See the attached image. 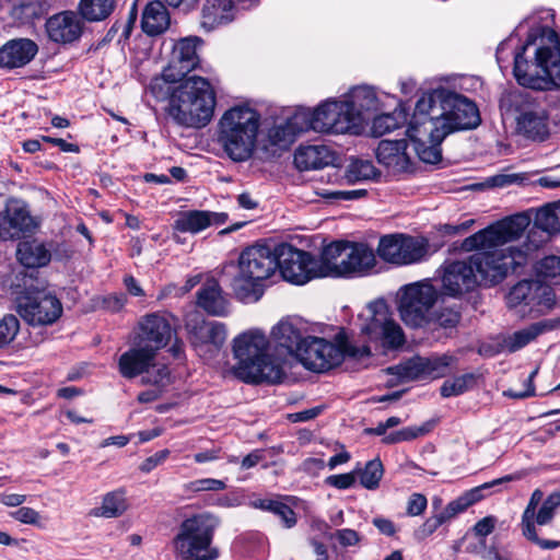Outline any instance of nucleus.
<instances>
[{"label": "nucleus", "instance_id": "2f4dec72", "mask_svg": "<svg viewBox=\"0 0 560 560\" xmlns=\"http://www.w3.org/2000/svg\"><path fill=\"white\" fill-rule=\"evenodd\" d=\"M525 470L516 471L514 474L506 475L504 477L494 479L489 482H485L481 486L475 487L470 489L469 491L465 492L463 495L457 498L456 500L450 502L445 508L444 511L446 514L453 518L458 513L465 511L470 505L475 504L476 502L480 501L483 498V491L493 488L494 486H499L505 482L516 481L521 480L526 476Z\"/></svg>", "mask_w": 560, "mask_h": 560}, {"label": "nucleus", "instance_id": "09e8293b", "mask_svg": "<svg viewBox=\"0 0 560 560\" xmlns=\"http://www.w3.org/2000/svg\"><path fill=\"white\" fill-rule=\"evenodd\" d=\"M380 175L378 170L371 161L352 160L345 173V177L349 183H358L362 180L374 179Z\"/></svg>", "mask_w": 560, "mask_h": 560}, {"label": "nucleus", "instance_id": "69168bd1", "mask_svg": "<svg viewBox=\"0 0 560 560\" xmlns=\"http://www.w3.org/2000/svg\"><path fill=\"white\" fill-rule=\"evenodd\" d=\"M19 230L13 224L10 215L4 210L0 213V238L3 241L16 238L20 236Z\"/></svg>", "mask_w": 560, "mask_h": 560}, {"label": "nucleus", "instance_id": "393cba45", "mask_svg": "<svg viewBox=\"0 0 560 560\" xmlns=\"http://www.w3.org/2000/svg\"><path fill=\"white\" fill-rule=\"evenodd\" d=\"M141 342L145 347L154 349V352L167 345L173 329L170 316L165 314L153 313L144 316L139 323Z\"/></svg>", "mask_w": 560, "mask_h": 560}, {"label": "nucleus", "instance_id": "9d476101", "mask_svg": "<svg viewBox=\"0 0 560 560\" xmlns=\"http://www.w3.org/2000/svg\"><path fill=\"white\" fill-rule=\"evenodd\" d=\"M560 508V492L555 491L544 500V492L540 489L534 490L529 501L522 514L521 530L522 535L529 541L536 544L541 549H555L560 546V541L550 539H540L537 535L536 526L549 525L557 510Z\"/></svg>", "mask_w": 560, "mask_h": 560}, {"label": "nucleus", "instance_id": "4be33fe9", "mask_svg": "<svg viewBox=\"0 0 560 560\" xmlns=\"http://www.w3.org/2000/svg\"><path fill=\"white\" fill-rule=\"evenodd\" d=\"M523 97L525 103L516 118L517 131L528 139L544 141L550 133L549 115L545 106L535 102L528 93Z\"/></svg>", "mask_w": 560, "mask_h": 560}, {"label": "nucleus", "instance_id": "0e129e2a", "mask_svg": "<svg viewBox=\"0 0 560 560\" xmlns=\"http://www.w3.org/2000/svg\"><path fill=\"white\" fill-rule=\"evenodd\" d=\"M10 516L15 521L27 525H39L40 514L28 506H21L16 511L10 513Z\"/></svg>", "mask_w": 560, "mask_h": 560}, {"label": "nucleus", "instance_id": "864d4df0", "mask_svg": "<svg viewBox=\"0 0 560 560\" xmlns=\"http://www.w3.org/2000/svg\"><path fill=\"white\" fill-rule=\"evenodd\" d=\"M7 213L20 233L30 232L34 228V220L27 209L19 201H11L7 205Z\"/></svg>", "mask_w": 560, "mask_h": 560}, {"label": "nucleus", "instance_id": "6e6552de", "mask_svg": "<svg viewBox=\"0 0 560 560\" xmlns=\"http://www.w3.org/2000/svg\"><path fill=\"white\" fill-rule=\"evenodd\" d=\"M277 270V247L255 244L245 248L238 258V273L231 287L241 301H257L258 287Z\"/></svg>", "mask_w": 560, "mask_h": 560}, {"label": "nucleus", "instance_id": "bb28decb", "mask_svg": "<svg viewBox=\"0 0 560 560\" xmlns=\"http://www.w3.org/2000/svg\"><path fill=\"white\" fill-rule=\"evenodd\" d=\"M271 336L279 347L287 349L289 353L295 354V357L310 337L305 324L298 318L280 320L272 328Z\"/></svg>", "mask_w": 560, "mask_h": 560}, {"label": "nucleus", "instance_id": "2eb2a0df", "mask_svg": "<svg viewBox=\"0 0 560 560\" xmlns=\"http://www.w3.org/2000/svg\"><path fill=\"white\" fill-rule=\"evenodd\" d=\"M16 312L32 326L52 325L62 315L59 299L44 291L27 292L16 300Z\"/></svg>", "mask_w": 560, "mask_h": 560}, {"label": "nucleus", "instance_id": "7ed1b4c3", "mask_svg": "<svg viewBox=\"0 0 560 560\" xmlns=\"http://www.w3.org/2000/svg\"><path fill=\"white\" fill-rule=\"evenodd\" d=\"M152 94L167 100L166 113L179 126L201 128L212 118L217 97L210 81L200 75H189L179 82L152 80Z\"/></svg>", "mask_w": 560, "mask_h": 560}, {"label": "nucleus", "instance_id": "13d9d810", "mask_svg": "<svg viewBox=\"0 0 560 560\" xmlns=\"http://www.w3.org/2000/svg\"><path fill=\"white\" fill-rule=\"evenodd\" d=\"M430 325H438L442 328H454L460 320V313L455 307H440L431 313Z\"/></svg>", "mask_w": 560, "mask_h": 560}, {"label": "nucleus", "instance_id": "c756f323", "mask_svg": "<svg viewBox=\"0 0 560 560\" xmlns=\"http://www.w3.org/2000/svg\"><path fill=\"white\" fill-rule=\"evenodd\" d=\"M156 353L154 349L138 345L119 358V372L124 377L133 378L140 374H149L150 368H154Z\"/></svg>", "mask_w": 560, "mask_h": 560}, {"label": "nucleus", "instance_id": "bf43d9fd", "mask_svg": "<svg viewBox=\"0 0 560 560\" xmlns=\"http://www.w3.org/2000/svg\"><path fill=\"white\" fill-rule=\"evenodd\" d=\"M20 329L16 316L7 314L0 319V348L11 343Z\"/></svg>", "mask_w": 560, "mask_h": 560}, {"label": "nucleus", "instance_id": "b1692460", "mask_svg": "<svg viewBox=\"0 0 560 560\" xmlns=\"http://www.w3.org/2000/svg\"><path fill=\"white\" fill-rule=\"evenodd\" d=\"M46 32L55 43L69 44L79 39L83 32L82 18L73 11H62L46 21Z\"/></svg>", "mask_w": 560, "mask_h": 560}, {"label": "nucleus", "instance_id": "f3484780", "mask_svg": "<svg viewBox=\"0 0 560 560\" xmlns=\"http://www.w3.org/2000/svg\"><path fill=\"white\" fill-rule=\"evenodd\" d=\"M427 253L428 244L424 240L405 234L385 235L377 246V255L383 260L398 266L419 262Z\"/></svg>", "mask_w": 560, "mask_h": 560}, {"label": "nucleus", "instance_id": "a211bd4d", "mask_svg": "<svg viewBox=\"0 0 560 560\" xmlns=\"http://www.w3.org/2000/svg\"><path fill=\"white\" fill-rule=\"evenodd\" d=\"M201 43L198 37H185L179 39L174 45L170 61L163 68L161 75L153 80L176 83L189 77L188 73L195 70L200 63L198 49Z\"/></svg>", "mask_w": 560, "mask_h": 560}, {"label": "nucleus", "instance_id": "f704fd0d", "mask_svg": "<svg viewBox=\"0 0 560 560\" xmlns=\"http://www.w3.org/2000/svg\"><path fill=\"white\" fill-rule=\"evenodd\" d=\"M525 470L516 471L514 474L506 475L504 477L494 479L489 482H485L481 486L475 487L470 489L469 491L465 492L463 495L457 498L456 500L450 502L445 508L444 511L446 514L453 518L458 513L465 511L470 505L475 504L476 502L480 501L483 498V491L493 488L494 486H499L505 482L516 481L521 480L526 476Z\"/></svg>", "mask_w": 560, "mask_h": 560}, {"label": "nucleus", "instance_id": "603ef678", "mask_svg": "<svg viewBox=\"0 0 560 560\" xmlns=\"http://www.w3.org/2000/svg\"><path fill=\"white\" fill-rule=\"evenodd\" d=\"M314 121L315 110L306 107H300L284 122L292 131H294V135L298 136L299 133L314 130Z\"/></svg>", "mask_w": 560, "mask_h": 560}, {"label": "nucleus", "instance_id": "79ce46f5", "mask_svg": "<svg viewBox=\"0 0 560 560\" xmlns=\"http://www.w3.org/2000/svg\"><path fill=\"white\" fill-rule=\"evenodd\" d=\"M343 101L348 105V109L351 110L355 125H358L363 112L377 108L375 91L370 86H357L352 89Z\"/></svg>", "mask_w": 560, "mask_h": 560}, {"label": "nucleus", "instance_id": "412c9836", "mask_svg": "<svg viewBox=\"0 0 560 560\" xmlns=\"http://www.w3.org/2000/svg\"><path fill=\"white\" fill-rule=\"evenodd\" d=\"M441 280L444 293L453 298L471 292L480 284L471 256L445 264Z\"/></svg>", "mask_w": 560, "mask_h": 560}, {"label": "nucleus", "instance_id": "de8ad7c7", "mask_svg": "<svg viewBox=\"0 0 560 560\" xmlns=\"http://www.w3.org/2000/svg\"><path fill=\"white\" fill-rule=\"evenodd\" d=\"M535 271L537 276L536 281L542 284H560V257L547 256L540 259L536 266Z\"/></svg>", "mask_w": 560, "mask_h": 560}, {"label": "nucleus", "instance_id": "72a5a7b5", "mask_svg": "<svg viewBox=\"0 0 560 560\" xmlns=\"http://www.w3.org/2000/svg\"><path fill=\"white\" fill-rule=\"evenodd\" d=\"M525 470L516 471L514 474L506 475L504 477L494 479L489 482H485L481 486L475 487L470 489L469 491L465 492L463 495L457 498L456 500L450 502L445 508L444 511L446 514L453 518L458 513L465 511L470 505L475 504L476 502L480 501L483 498V491L493 488L494 486H499L505 482L516 481L521 480L526 476Z\"/></svg>", "mask_w": 560, "mask_h": 560}, {"label": "nucleus", "instance_id": "f257e3e1", "mask_svg": "<svg viewBox=\"0 0 560 560\" xmlns=\"http://www.w3.org/2000/svg\"><path fill=\"white\" fill-rule=\"evenodd\" d=\"M525 214H516L466 237L462 243L465 252L479 250L471 255L479 283L493 285L501 282L510 271L526 261V255L515 247L500 248L509 242L520 238L529 225Z\"/></svg>", "mask_w": 560, "mask_h": 560}, {"label": "nucleus", "instance_id": "a19ab883", "mask_svg": "<svg viewBox=\"0 0 560 560\" xmlns=\"http://www.w3.org/2000/svg\"><path fill=\"white\" fill-rule=\"evenodd\" d=\"M129 509L126 492L122 489L107 492L103 495L101 505L91 510L94 517L118 518Z\"/></svg>", "mask_w": 560, "mask_h": 560}, {"label": "nucleus", "instance_id": "c9c22d12", "mask_svg": "<svg viewBox=\"0 0 560 560\" xmlns=\"http://www.w3.org/2000/svg\"><path fill=\"white\" fill-rule=\"evenodd\" d=\"M332 151L326 145L300 147L294 154V164L301 171L318 170L331 164Z\"/></svg>", "mask_w": 560, "mask_h": 560}, {"label": "nucleus", "instance_id": "e433bc0d", "mask_svg": "<svg viewBox=\"0 0 560 560\" xmlns=\"http://www.w3.org/2000/svg\"><path fill=\"white\" fill-rule=\"evenodd\" d=\"M197 304L213 316H224L229 312L228 300L215 280L207 281L198 291Z\"/></svg>", "mask_w": 560, "mask_h": 560}, {"label": "nucleus", "instance_id": "473e14b6", "mask_svg": "<svg viewBox=\"0 0 560 560\" xmlns=\"http://www.w3.org/2000/svg\"><path fill=\"white\" fill-rule=\"evenodd\" d=\"M525 470L516 471L514 474L506 475L504 477L494 479L489 482H485L481 486L475 487L470 489L469 491L465 492L463 495L457 498L456 500L450 502L445 508L444 511L446 514L453 518L458 513L465 511L470 505L475 504L476 502L480 501L483 498V491L493 488L494 486H499L505 482L516 481L521 480L526 476Z\"/></svg>", "mask_w": 560, "mask_h": 560}, {"label": "nucleus", "instance_id": "dca6fc26", "mask_svg": "<svg viewBox=\"0 0 560 560\" xmlns=\"http://www.w3.org/2000/svg\"><path fill=\"white\" fill-rule=\"evenodd\" d=\"M316 266L312 254L288 244L277 246V269L285 281L302 285L319 278Z\"/></svg>", "mask_w": 560, "mask_h": 560}, {"label": "nucleus", "instance_id": "5701e85b", "mask_svg": "<svg viewBox=\"0 0 560 560\" xmlns=\"http://www.w3.org/2000/svg\"><path fill=\"white\" fill-rule=\"evenodd\" d=\"M406 139L382 140L376 148V159L393 175L413 172L415 163Z\"/></svg>", "mask_w": 560, "mask_h": 560}, {"label": "nucleus", "instance_id": "cd10ccee", "mask_svg": "<svg viewBox=\"0 0 560 560\" xmlns=\"http://www.w3.org/2000/svg\"><path fill=\"white\" fill-rule=\"evenodd\" d=\"M376 259L372 248L363 243L346 245V256L339 266V275H364L375 267Z\"/></svg>", "mask_w": 560, "mask_h": 560}, {"label": "nucleus", "instance_id": "a878e982", "mask_svg": "<svg viewBox=\"0 0 560 560\" xmlns=\"http://www.w3.org/2000/svg\"><path fill=\"white\" fill-rule=\"evenodd\" d=\"M5 11L11 25L33 26L48 12L46 0H5Z\"/></svg>", "mask_w": 560, "mask_h": 560}, {"label": "nucleus", "instance_id": "6e6d98bb", "mask_svg": "<svg viewBox=\"0 0 560 560\" xmlns=\"http://www.w3.org/2000/svg\"><path fill=\"white\" fill-rule=\"evenodd\" d=\"M475 382L472 374H465L453 380L445 381L441 386V395L443 397L458 396L465 393Z\"/></svg>", "mask_w": 560, "mask_h": 560}, {"label": "nucleus", "instance_id": "8fccbe9b", "mask_svg": "<svg viewBox=\"0 0 560 560\" xmlns=\"http://www.w3.org/2000/svg\"><path fill=\"white\" fill-rule=\"evenodd\" d=\"M534 226L548 234L560 232V215L555 203L547 205L536 212Z\"/></svg>", "mask_w": 560, "mask_h": 560}, {"label": "nucleus", "instance_id": "20e7f679", "mask_svg": "<svg viewBox=\"0 0 560 560\" xmlns=\"http://www.w3.org/2000/svg\"><path fill=\"white\" fill-rule=\"evenodd\" d=\"M269 340L266 334L253 328L240 334L233 340V353L237 363L232 373L246 383H277L282 378V369L268 353Z\"/></svg>", "mask_w": 560, "mask_h": 560}, {"label": "nucleus", "instance_id": "1a4fd4ad", "mask_svg": "<svg viewBox=\"0 0 560 560\" xmlns=\"http://www.w3.org/2000/svg\"><path fill=\"white\" fill-rule=\"evenodd\" d=\"M371 354L368 346H354L346 339L334 343L324 338L310 336L303 348L298 352V359L310 371L324 373L338 366L345 359L368 358Z\"/></svg>", "mask_w": 560, "mask_h": 560}, {"label": "nucleus", "instance_id": "0eeeda50", "mask_svg": "<svg viewBox=\"0 0 560 560\" xmlns=\"http://www.w3.org/2000/svg\"><path fill=\"white\" fill-rule=\"evenodd\" d=\"M259 114L247 106H235L220 119L219 141L233 161L250 158L259 128Z\"/></svg>", "mask_w": 560, "mask_h": 560}, {"label": "nucleus", "instance_id": "774afa93", "mask_svg": "<svg viewBox=\"0 0 560 560\" xmlns=\"http://www.w3.org/2000/svg\"><path fill=\"white\" fill-rule=\"evenodd\" d=\"M497 523H498V520L495 516H493V515L486 516L475 524L474 532H475L476 536L485 538L493 532Z\"/></svg>", "mask_w": 560, "mask_h": 560}, {"label": "nucleus", "instance_id": "f03ea898", "mask_svg": "<svg viewBox=\"0 0 560 560\" xmlns=\"http://www.w3.org/2000/svg\"><path fill=\"white\" fill-rule=\"evenodd\" d=\"M481 119L474 102L436 89L418 100L411 118V135L420 141L441 143L450 133L472 129Z\"/></svg>", "mask_w": 560, "mask_h": 560}, {"label": "nucleus", "instance_id": "052dcab7", "mask_svg": "<svg viewBox=\"0 0 560 560\" xmlns=\"http://www.w3.org/2000/svg\"><path fill=\"white\" fill-rule=\"evenodd\" d=\"M185 490L188 492H203V491H222L226 488L223 480L214 478H202L186 483Z\"/></svg>", "mask_w": 560, "mask_h": 560}, {"label": "nucleus", "instance_id": "338daca9", "mask_svg": "<svg viewBox=\"0 0 560 560\" xmlns=\"http://www.w3.org/2000/svg\"><path fill=\"white\" fill-rule=\"evenodd\" d=\"M428 501L427 498L421 493H413L410 495L407 503V514L410 516L421 515L425 508Z\"/></svg>", "mask_w": 560, "mask_h": 560}, {"label": "nucleus", "instance_id": "5fc2aeb1", "mask_svg": "<svg viewBox=\"0 0 560 560\" xmlns=\"http://www.w3.org/2000/svg\"><path fill=\"white\" fill-rule=\"evenodd\" d=\"M408 136L417 144L416 150L421 161L425 163H436L441 160V151L439 149L441 143H435L429 140L420 141L416 139L411 135V122L409 124Z\"/></svg>", "mask_w": 560, "mask_h": 560}, {"label": "nucleus", "instance_id": "49530a36", "mask_svg": "<svg viewBox=\"0 0 560 560\" xmlns=\"http://www.w3.org/2000/svg\"><path fill=\"white\" fill-rule=\"evenodd\" d=\"M294 131L283 121L275 125L268 130L266 149L271 148L276 154L278 150H287L295 139Z\"/></svg>", "mask_w": 560, "mask_h": 560}, {"label": "nucleus", "instance_id": "ea45409f", "mask_svg": "<svg viewBox=\"0 0 560 560\" xmlns=\"http://www.w3.org/2000/svg\"><path fill=\"white\" fill-rule=\"evenodd\" d=\"M346 245H348V242H334L324 247L320 257L316 258V269L319 278L340 276L339 266L346 256Z\"/></svg>", "mask_w": 560, "mask_h": 560}, {"label": "nucleus", "instance_id": "ddd939ff", "mask_svg": "<svg viewBox=\"0 0 560 560\" xmlns=\"http://www.w3.org/2000/svg\"><path fill=\"white\" fill-rule=\"evenodd\" d=\"M400 292L399 312L402 320L412 327L430 325L438 290L429 281H420L405 285Z\"/></svg>", "mask_w": 560, "mask_h": 560}, {"label": "nucleus", "instance_id": "c03bdc74", "mask_svg": "<svg viewBox=\"0 0 560 560\" xmlns=\"http://www.w3.org/2000/svg\"><path fill=\"white\" fill-rule=\"evenodd\" d=\"M115 9V0H80L79 10L82 18L90 22L107 19Z\"/></svg>", "mask_w": 560, "mask_h": 560}, {"label": "nucleus", "instance_id": "58836bf2", "mask_svg": "<svg viewBox=\"0 0 560 560\" xmlns=\"http://www.w3.org/2000/svg\"><path fill=\"white\" fill-rule=\"evenodd\" d=\"M168 26L170 14L165 5L159 0L149 2L142 12L141 27L143 32L155 36L165 32Z\"/></svg>", "mask_w": 560, "mask_h": 560}, {"label": "nucleus", "instance_id": "37998d69", "mask_svg": "<svg viewBox=\"0 0 560 560\" xmlns=\"http://www.w3.org/2000/svg\"><path fill=\"white\" fill-rule=\"evenodd\" d=\"M16 257L27 268H40L50 261L51 255L43 243L25 241L18 245Z\"/></svg>", "mask_w": 560, "mask_h": 560}, {"label": "nucleus", "instance_id": "e2e57ef3", "mask_svg": "<svg viewBox=\"0 0 560 560\" xmlns=\"http://www.w3.org/2000/svg\"><path fill=\"white\" fill-rule=\"evenodd\" d=\"M325 199L329 200H354L362 198L366 195L365 189H350V190H324L318 192Z\"/></svg>", "mask_w": 560, "mask_h": 560}, {"label": "nucleus", "instance_id": "aec40b11", "mask_svg": "<svg viewBox=\"0 0 560 560\" xmlns=\"http://www.w3.org/2000/svg\"><path fill=\"white\" fill-rule=\"evenodd\" d=\"M186 330L190 345L199 355H205L212 349L218 350L226 339L223 324L207 322L198 315L187 319Z\"/></svg>", "mask_w": 560, "mask_h": 560}, {"label": "nucleus", "instance_id": "9b49d317", "mask_svg": "<svg viewBox=\"0 0 560 560\" xmlns=\"http://www.w3.org/2000/svg\"><path fill=\"white\" fill-rule=\"evenodd\" d=\"M506 303L521 317L535 318L548 313L555 306L556 298L548 284L523 280L510 290Z\"/></svg>", "mask_w": 560, "mask_h": 560}, {"label": "nucleus", "instance_id": "39448f33", "mask_svg": "<svg viewBox=\"0 0 560 560\" xmlns=\"http://www.w3.org/2000/svg\"><path fill=\"white\" fill-rule=\"evenodd\" d=\"M528 44L524 45L514 57V75L517 82L533 90L560 88V40L558 34L549 27L542 28L535 63L532 66L524 59Z\"/></svg>", "mask_w": 560, "mask_h": 560}, {"label": "nucleus", "instance_id": "4468645a", "mask_svg": "<svg viewBox=\"0 0 560 560\" xmlns=\"http://www.w3.org/2000/svg\"><path fill=\"white\" fill-rule=\"evenodd\" d=\"M455 363L456 358L448 353L428 358L416 355L397 365L388 368L387 372L396 376V384L407 383L417 380L443 377ZM390 385H395V383Z\"/></svg>", "mask_w": 560, "mask_h": 560}, {"label": "nucleus", "instance_id": "4c0bfd02", "mask_svg": "<svg viewBox=\"0 0 560 560\" xmlns=\"http://www.w3.org/2000/svg\"><path fill=\"white\" fill-rule=\"evenodd\" d=\"M556 327L555 322L546 319L534 323L523 329L514 331L504 337L502 348L509 352H515L535 340L539 335L549 331Z\"/></svg>", "mask_w": 560, "mask_h": 560}, {"label": "nucleus", "instance_id": "6ab92c4d", "mask_svg": "<svg viewBox=\"0 0 560 560\" xmlns=\"http://www.w3.org/2000/svg\"><path fill=\"white\" fill-rule=\"evenodd\" d=\"M315 110L314 131L322 133H346L357 127L351 110L343 100H327Z\"/></svg>", "mask_w": 560, "mask_h": 560}, {"label": "nucleus", "instance_id": "423d86ee", "mask_svg": "<svg viewBox=\"0 0 560 560\" xmlns=\"http://www.w3.org/2000/svg\"><path fill=\"white\" fill-rule=\"evenodd\" d=\"M220 520L210 513H200L184 520L171 541L176 560H214L218 557L211 548L214 530Z\"/></svg>", "mask_w": 560, "mask_h": 560}, {"label": "nucleus", "instance_id": "4d7b16f0", "mask_svg": "<svg viewBox=\"0 0 560 560\" xmlns=\"http://www.w3.org/2000/svg\"><path fill=\"white\" fill-rule=\"evenodd\" d=\"M383 477V465L381 460H370L360 476L361 485L370 490L376 489Z\"/></svg>", "mask_w": 560, "mask_h": 560}, {"label": "nucleus", "instance_id": "a18cd8bd", "mask_svg": "<svg viewBox=\"0 0 560 560\" xmlns=\"http://www.w3.org/2000/svg\"><path fill=\"white\" fill-rule=\"evenodd\" d=\"M407 119V115L401 108H395L392 113L376 116L372 122V133L375 137H382L401 127Z\"/></svg>", "mask_w": 560, "mask_h": 560}, {"label": "nucleus", "instance_id": "c85d7f7f", "mask_svg": "<svg viewBox=\"0 0 560 560\" xmlns=\"http://www.w3.org/2000/svg\"><path fill=\"white\" fill-rule=\"evenodd\" d=\"M226 220L225 212L188 210L179 213L174 222V229L182 233L197 234L209 226L224 224Z\"/></svg>", "mask_w": 560, "mask_h": 560}, {"label": "nucleus", "instance_id": "f8f14e48", "mask_svg": "<svg viewBox=\"0 0 560 560\" xmlns=\"http://www.w3.org/2000/svg\"><path fill=\"white\" fill-rule=\"evenodd\" d=\"M360 329L372 341H380L385 348H398L405 342L401 327L392 318L383 301L370 303L360 315Z\"/></svg>", "mask_w": 560, "mask_h": 560}, {"label": "nucleus", "instance_id": "680f3d73", "mask_svg": "<svg viewBox=\"0 0 560 560\" xmlns=\"http://www.w3.org/2000/svg\"><path fill=\"white\" fill-rule=\"evenodd\" d=\"M538 371H539V368L536 366L530 372V374L528 375V377L524 382V389L515 390L513 388H510V389L504 392V395L510 397V398H515V399H524V398H528V397L535 396L536 393H535V386H534V378L538 374Z\"/></svg>", "mask_w": 560, "mask_h": 560}, {"label": "nucleus", "instance_id": "3c124183", "mask_svg": "<svg viewBox=\"0 0 560 560\" xmlns=\"http://www.w3.org/2000/svg\"><path fill=\"white\" fill-rule=\"evenodd\" d=\"M433 428V423L428 421L421 425L407 427L385 435L383 442L386 444L412 441L428 434Z\"/></svg>", "mask_w": 560, "mask_h": 560}, {"label": "nucleus", "instance_id": "7c9ffc66", "mask_svg": "<svg viewBox=\"0 0 560 560\" xmlns=\"http://www.w3.org/2000/svg\"><path fill=\"white\" fill-rule=\"evenodd\" d=\"M38 52L37 44L28 38H15L0 47V67L20 68L31 62Z\"/></svg>", "mask_w": 560, "mask_h": 560}]
</instances>
